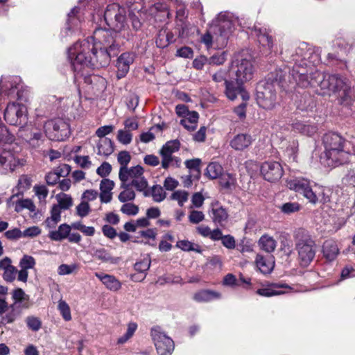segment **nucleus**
I'll use <instances>...</instances> for the list:
<instances>
[{
	"label": "nucleus",
	"mask_w": 355,
	"mask_h": 355,
	"mask_svg": "<svg viewBox=\"0 0 355 355\" xmlns=\"http://www.w3.org/2000/svg\"><path fill=\"white\" fill-rule=\"evenodd\" d=\"M299 47L295 53L292 55L291 61L293 62L291 70L290 67H284L276 71L275 81L284 89L295 87L301 88L319 87L317 92L320 95L334 94L338 103L349 107L355 101V92L352 88L350 81L345 76L334 74H323L315 70L313 71L306 58L311 52L306 46Z\"/></svg>",
	"instance_id": "1"
},
{
	"label": "nucleus",
	"mask_w": 355,
	"mask_h": 355,
	"mask_svg": "<svg viewBox=\"0 0 355 355\" xmlns=\"http://www.w3.org/2000/svg\"><path fill=\"white\" fill-rule=\"evenodd\" d=\"M104 18L107 25L114 31L103 28L96 29L90 42L97 44L116 55L119 52V42L117 40V32L122 30L125 26V9L118 3H112L107 6L104 13Z\"/></svg>",
	"instance_id": "2"
},
{
	"label": "nucleus",
	"mask_w": 355,
	"mask_h": 355,
	"mask_svg": "<svg viewBox=\"0 0 355 355\" xmlns=\"http://www.w3.org/2000/svg\"><path fill=\"white\" fill-rule=\"evenodd\" d=\"M68 53L75 71H80L81 67H105L109 65L111 57L114 56L110 51L90 42L89 39L76 42L69 49Z\"/></svg>",
	"instance_id": "3"
},
{
	"label": "nucleus",
	"mask_w": 355,
	"mask_h": 355,
	"mask_svg": "<svg viewBox=\"0 0 355 355\" xmlns=\"http://www.w3.org/2000/svg\"><path fill=\"white\" fill-rule=\"evenodd\" d=\"M254 72V65L250 60L236 58L232 60L229 73L231 79L235 80L225 81V94L227 97L234 101L240 94L244 101L249 98L248 94L244 91L242 85L251 80Z\"/></svg>",
	"instance_id": "4"
},
{
	"label": "nucleus",
	"mask_w": 355,
	"mask_h": 355,
	"mask_svg": "<svg viewBox=\"0 0 355 355\" xmlns=\"http://www.w3.org/2000/svg\"><path fill=\"white\" fill-rule=\"evenodd\" d=\"M325 157L327 164L337 166L349 161L350 153L345 149L346 141L338 134L328 132L323 137Z\"/></svg>",
	"instance_id": "5"
},
{
	"label": "nucleus",
	"mask_w": 355,
	"mask_h": 355,
	"mask_svg": "<svg viewBox=\"0 0 355 355\" xmlns=\"http://www.w3.org/2000/svg\"><path fill=\"white\" fill-rule=\"evenodd\" d=\"M295 249L298 254V261L300 266H308L313 260L316 246L315 241L304 230H298L295 234Z\"/></svg>",
	"instance_id": "6"
},
{
	"label": "nucleus",
	"mask_w": 355,
	"mask_h": 355,
	"mask_svg": "<svg viewBox=\"0 0 355 355\" xmlns=\"http://www.w3.org/2000/svg\"><path fill=\"white\" fill-rule=\"evenodd\" d=\"M44 128L46 137L53 141H63L70 135L69 124L62 119L46 121Z\"/></svg>",
	"instance_id": "7"
},
{
	"label": "nucleus",
	"mask_w": 355,
	"mask_h": 355,
	"mask_svg": "<svg viewBox=\"0 0 355 355\" xmlns=\"http://www.w3.org/2000/svg\"><path fill=\"white\" fill-rule=\"evenodd\" d=\"M150 336L159 355H171L174 350V342L159 326L151 328Z\"/></svg>",
	"instance_id": "8"
},
{
	"label": "nucleus",
	"mask_w": 355,
	"mask_h": 355,
	"mask_svg": "<svg viewBox=\"0 0 355 355\" xmlns=\"http://www.w3.org/2000/svg\"><path fill=\"white\" fill-rule=\"evenodd\" d=\"M286 186L295 192L302 195L310 202L315 199L314 187L310 185V180L304 178H291L286 180Z\"/></svg>",
	"instance_id": "9"
},
{
	"label": "nucleus",
	"mask_w": 355,
	"mask_h": 355,
	"mask_svg": "<svg viewBox=\"0 0 355 355\" xmlns=\"http://www.w3.org/2000/svg\"><path fill=\"white\" fill-rule=\"evenodd\" d=\"M26 107L23 105L15 103H9L4 112V119L10 125H21L26 118Z\"/></svg>",
	"instance_id": "10"
},
{
	"label": "nucleus",
	"mask_w": 355,
	"mask_h": 355,
	"mask_svg": "<svg viewBox=\"0 0 355 355\" xmlns=\"http://www.w3.org/2000/svg\"><path fill=\"white\" fill-rule=\"evenodd\" d=\"M261 173L264 179L268 182H276L283 175L282 165L274 161L265 162L261 166Z\"/></svg>",
	"instance_id": "11"
},
{
	"label": "nucleus",
	"mask_w": 355,
	"mask_h": 355,
	"mask_svg": "<svg viewBox=\"0 0 355 355\" xmlns=\"http://www.w3.org/2000/svg\"><path fill=\"white\" fill-rule=\"evenodd\" d=\"M257 101L259 105L264 109H272L276 103V94L271 85L259 88L257 92Z\"/></svg>",
	"instance_id": "12"
},
{
	"label": "nucleus",
	"mask_w": 355,
	"mask_h": 355,
	"mask_svg": "<svg viewBox=\"0 0 355 355\" xmlns=\"http://www.w3.org/2000/svg\"><path fill=\"white\" fill-rule=\"evenodd\" d=\"M19 164V159L10 150H4L0 153L1 174H7L14 171Z\"/></svg>",
	"instance_id": "13"
},
{
	"label": "nucleus",
	"mask_w": 355,
	"mask_h": 355,
	"mask_svg": "<svg viewBox=\"0 0 355 355\" xmlns=\"http://www.w3.org/2000/svg\"><path fill=\"white\" fill-rule=\"evenodd\" d=\"M135 60V55L132 53L125 52L122 53L117 59L116 62V77L121 79L126 76L130 69V66Z\"/></svg>",
	"instance_id": "14"
},
{
	"label": "nucleus",
	"mask_w": 355,
	"mask_h": 355,
	"mask_svg": "<svg viewBox=\"0 0 355 355\" xmlns=\"http://www.w3.org/2000/svg\"><path fill=\"white\" fill-rule=\"evenodd\" d=\"M282 289H291V287L286 284L272 283L266 287L258 289L257 293L264 297H271L287 293V291H282Z\"/></svg>",
	"instance_id": "15"
},
{
	"label": "nucleus",
	"mask_w": 355,
	"mask_h": 355,
	"mask_svg": "<svg viewBox=\"0 0 355 355\" xmlns=\"http://www.w3.org/2000/svg\"><path fill=\"white\" fill-rule=\"evenodd\" d=\"M209 215L215 224H218L221 226H223L227 223L229 216L226 209L220 206L218 202L211 203Z\"/></svg>",
	"instance_id": "16"
},
{
	"label": "nucleus",
	"mask_w": 355,
	"mask_h": 355,
	"mask_svg": "<svg viewBox=\"0 0 355 355\" xmlns=\"http://www.w3.org/2000/svg\"><path fill=\"white\" fill-rule=\"evenodd\" d=\"M253 139L250 134L239 133L235 135L230 141V146L237 151L247 149L252 143Z\"/></svg>",
	"instance_id": "17"
},
{
	"label": "nucleus",
	"mask_w": 355,
	"mask_h": 355,
	"mask_svg": "<svg viewBox=\"0 0 355 355\" xmlns=\"http://www.w3.org/2000/svg\"><path fill=\"white\" fill-rule=\"evenodd\" d=\"M19 196L12 195L7 201V205L9 207H13L15 205V211L17 212L21 211L24 209H27L30 211H35V206L30 199H23L19 200L17 199L15 200V198H18Z\"/></svg>",
	"instance_id": "18"
},
{
	"label": "nucleus",
	"mask_w": 355,
	"mask_h": 355,
	"mask_svg": "<svg viewBox=\"0 0 355 355\" xmlns=\"http://www.w3.org/2000/svg\"><path fill=\"white\" fill-rule=\"evenodd\" d=\"M255 263L258 269L263 274L270 273L275 266V259L272 255L264 257L257 254L255 259Z\"/></svg>",
	"instance_id": "19"
},
{
	"label": "nucleus",
	"mask_w": 355,
	"mask_h": 355,
	"mask_svg": "<svg viewBox=\"0 0 355 355\" xmlns=\"http://www.w3.org/2000/svg\"><path fill=\"white\" fill-rule=\"evenodd\" d=\"M313 195L315 196V199L310 201V203L313 205L317 203L325 204L330 201V190L322 186L315 184Z\"/></svg>",
	"instance_id": "20"
},
{
	"label": "nucleus",
	"mask_w": 355,
	"mask_h": 355,
	"mask_svg": "<svg viewBox=\"0 0 355 355\" xmlns=\"http://www.w3.org/2000/svg\"><path fill=\"white\" fill-rule=\"evenodd\" d=\"M0 324L6 325L7 324L12 323L17 317L20 315V309L17 307L16 303H12L9 305L6 311L3 312V315H0Z\"/></svg>",
	"instance_id": "21"
},
{
	"label": "nucleus",
	"mask_w": 355,
	"mask_h": 355,
	"mask_svg": "<svg viewBox=\"0 0 355 355\" xmlns=\"http://www.w3.org/2000/svg\"><path fill=\"white\" fill-rule=\"evenodd\" d=\"M95 276L110 291H116L121 287V282L113 275L96 272Z\"/></svg>",
	"instance_id": "22"
},
{
	"label": "nucleus",
	"mask_w": 355,
	"mask_h": 355,
	"mask_svg": "<svg viewBox=\"0 0 355 355\" xmlns=\"http://www.w3.org/2000/svg\"><path fill=\"white\" fill-rule=\"evenodd\" d=\"M322 252L327 260H334L339 253L336 242L332 240L326 241L322 245Z\"/></svg>",
	"instance_id": "23"
},
{
	"label": "nucleus",
	"mask_w": 355,
	"mask_h": 355,
	"mask_svg": "<svg viewBox=\"0 0 355 355\" xmlns=\"http://www.w3.org/2000/svg\"><path fill=\"white\" fill-rule=\"evenodd\" d=\"M18 78L9 77L5 80H1L0 83V92L7 96L11 95L15 89L17 88Z\"/></svg>",
	"instance_id": "24"
},
{
	"label": "nucleus",
	"mask_w": 355,
	"mask_h": 355,
	"mask_svg": "<svg viewBox=\"0 0 355 355\" xmlns=\"http://www.w3.org/2000/svg\"><path fill=\"white\" fill-rule=\"evenodd\" d=\"M71 232V226L64 223L58 227V230L49 232V236L53 241H60L68 237Z\"/></svg>",
	"instance_id": "25"
},
{
	"label": "nucleus",
	"mask_w": 355,
	"mask_h": 355,
	"mask_svg": "<svg viewBox=\"0 0 355 355\" xmlns=\"http://www.w3.org/2000/svg\"><path fill=\"white\" fill-rule=\"evenodd\" d=\"M114 151L113 143L108 138L101 139L97 144V154L102 156H109Z\"/></svg>",
	"instance_id": "26"
},
{
	"label": "nucleus",
	"mask_w": 355,
	"mask_h": 355,
	"mask_svg": "<svg viewBox=\"0 0 355 355\" xmlns=\"http://www.w3.org/2000/svg\"><path fill=\"white\" fill-rule=\"evenodd\" d=\"M199 114L196 111H191L188 115L183 117L180 124L189 131L194 130L197 127Z\"/></svg>",
	"instance_id": "27"
},
{
	"label": "nucleus",
	"mask_w": 355,
	"mask_h": 355,
	"mask_svg": "<svg viewBox=\"0 0 355 355\" xmlns=\"http://www.w3.org/2000/svg\"><path fill=\"white\" fill-rule=\"evenodd\" d=\"M219 184L225 190L232 191L236 187V179L231 173H222L219 177Z\"/></svg>",
	"instance_id": "28"
},
{
	"label": "nucleus",
	"mask_w": 355,
	"mask_h": 355,
	"mask_svg": "<svg viewBox=\"0 0 355 355\" xmlns=\"http://www.w3.org/2000/svg\"><path fill=\"white\" fill-rule=\"evenodd\" d=\"M144 174V168L141 166H136L126 169V172L124 173V176L122 178L121 175H119V180L121 182H127L129 180L132 181L134 179H137L141 177Z\"/></svg>",
	"instance_id": "29"
},
{
	"label": "nucleus",
	"mask_w": 355,
	"mask_h": 355,
	"mask_svg": "<svg viewBox=\"0 0 355 355\" xmlns=\"http://www.w3.org/2000/svg\"><path fill=\"white\" fill-rule=\"evenodd\" d=\"M121 188L123 190L119 194L118 199L121 202H125L133 200L135 198V193L130 188L129 184L121 182Z\"/></svg>",
	"instance_id": "30"
},
{
	"label": "nucleus",
	"mask_w": 355,
	"mask_h": 355,
	"mask_svg": "<svg viewBox=\"0 0 355 355\" xmlns=\"http://www.w3.org/2000/svg\"><path fill=\"white\" fill-rule=\"evenodd\" d=\"M225 28L230 30L231 23L230 21H224L220 24L219 28L223 29V31H221L220 35L215 38V41L217 43L216 48H222L227 43V31L225 30Z\"/></svg>",
	"instance_id": "31"
},
{
	"label": "nucleus",
	"mask_w": 355,
	"mask_h": 355,
	"mask_svg": "<svg viewBox=\"0 0 355 355\" xmlns=\"http://www.w3.org/2000/svg\"><path fill=\"white\" fill-rule=\"evenodd\" d=\"M162 156V166L164 169H167L169 166H180L181 159L172 154L159 152Z\"/></svg>",
	"instance_id": "32"
},
{
	"label": "nucleus",
	"mask_w": 355,
	"mask_h": 355,
	"mask_svg": "<svg viewBox=\"0 0 355 355\" xmlns=\"http://www.w3.org/2000/svg\"><path fill=\"white\" fill-rule=\"evenodd\" d=\"M259 245L263 250L272 252L276 248L277 242L272 237L263 235L259 240Z\"/></svg>",
	"instance_id": "33"
},
{
	"label": "nucleus",
	"mask_w": 355,
	"mask_h": 355,
	"mask_svg": "<svg viewBox=\"0 0 355 355\" xmlns=\"http://www.w3.org/2000/svg\"><path fill=\"white\" fill-rule=\"evenodd\" d=\"M257 36L259 42L263 46H266L269 50H271L273 46L272 38L269 35L266 29L262 30L261 28H255Z\"/></svg>",
	"instance_id": "34"
},
{
	"label": "nucleus",
	"mask_w": 355,
	"mask_h": 355,
	"mask_svg": "<svg viewBox=\"0 0 355 355\" xmlns=\"http://www.w3.org/2000/svg\"><path fill=\"white\" fill-rule=\"evenodd\" d=\"M223 171V168L220 164L217 162H211L210 163L205 171V175H207L210 179H216L219 178Z\"/></svg>",
	"instance_id": "35"
},
{
	"label": "nucleus",
	"mask_w": 355,
	"mask_h": 355,
	"mask_svg": "<svg viewBox=\"0 0 355 355\" xmlns=\"http://www.w3.org/2000/svg\"><path fill=\"white\" fill-rule=\"evenodd\" d=\"M131 157L128 151H121L117 156V161L120 164L121 167L119 169V175H121L122 178L124 176V173L126 172L128 168V164L130 162Z\"/></svg>",
	"instance_id": "36"
},
{
	"label": "nucleus",
	"mask_w": 355,
	"mask_h": 355,
	"mask_svg": "<svg viewBox=\"0 0 355 355\" xmlns=\"http://www.w3.org/2000/svg\"><path fill=\"white\" fill-rule=\"evenodd\" d=\"M219 295L210 291H200L193 295V300L198 302H209L214 298L218 297Z\"/></svg>",
	"instance_id": "37"
},
{
	"label": "nucleus",
	"mask_w": 355,
	"mask_h": 355,
	"mask_svg": "<svg viewBox=\"0 0 355 355\" xmlns=\"http://www.w3.org/2000/svg\"><path fill=\"white\" fill-rule=\"evenodd\" d=\"M201 160L198 158L189 159L185 162V166L190 170V173L193 174L194 179H199L200 176V165Z\"/></svg>",
	"instance_id": "38"
},
{
	"label": "nucleus",
	"mask_w": 355,
	"mask_h": 355,
	"mask_svg": "<svg viewBox=\"0 0 355 355\" xmlns=\"http://www.w3.org/2000/svg\"><path fill=\"white\" fill-rule=\"evenodd\" d=\"M96 259L101 260L103 262L116 263L117 258H113L110 254L104 248L97 249L94 251V255Z\"/></svg>",
	"instance_id": "39"
},
{
	"label": "nucleus",
	"mask_w": 355,
	"mask_h": 355,
	"mask_svg": "<svg viewBox=\"0 0 355 355\" xmlns=\"http://www.w3.org/2000/svg\"><path fill=\"white\" fill-rule=\"evenodd\" d=\"M293 128L299 132L306 135H311L316 132V127L310 124L304 123L301 121H297L293 124Z\"/></svg>",
	"instance_id": "40"
},
{
	"label": "nucleus",
	"mask_w": 355,
	"mask_h": 355,
	"mask_svg": "<svg viewBox=\"0 0 355 355\" xmlns=\"http://www.w3.org/2000/svg\"><path fill=\"white\" fill-rule=\"evenodd\" d=\"M176 247L180 248L184 251H195L197 252H200V247L197 245L191 243L188 240H181L177 242Z\"/></svg>",
	"instance_id": "41"
},
{
	"label": "nucleus",
	"mask_w": 355,
	"mask_h": 355,
	"mask_svg": "<svg viewBox=\"0 0 355 355\" xmlns=\"http://www.w3.org/2000/svg\"><path fill=\"white\" fill-rule=\"evenodd\" d=\"M302 208V206L300 204H299L297 202H288L284 203L280 207V210L282 212H283L285 214H291L295 212L299 211Z\"/></svg>",
	"instance_id": "42"
},
{
	"label": "nucleus",
	"mask_w": 355,
	"mask_h": 355,
	"mask_svg": "<svg viewBox=\"0 0 355 355\" xmlns=\"http://www.w3.org/2000/svg\"><path fill=\"white\" fill-rule=\"evenodd\" d=\"M130 187H132L136 189L138 191H144L148 187V182L145 177L141 175V177L137 178V179H134L128 183Z\"/></svg>",
	"instance_id": "43"
},
{
	"label": "nucleus",
	"mask_w": 355,
	"mask_h": 355,
	"mask_svg": "<svg viewBox=\"0 0 355 355\" xmlns=\"http://www.w3.org/2000/svg\"><path fill=\"white\" fill-rule=\"evenodd\" d=\"M56 198L58 202V205L61 209H68L72 206V198L66 193L58 194Z\"/></svg>",
	"instance_id": "44"
},
{
	"label": "nucleus",
	"mask_w": 355,
	"mask_h": 355,
	"mask_svg": "<svg viewBox=\"0 0 355 355\" xmlns=\"http://www.w3.org/2000/svg\"><path fill=\"white\" fill-rule=\"evenodd\" d=\"M180 141L177 139L167 141L161 148L160 152L172 154L178 151L180 148Z\"/></svg>",
	"instance_id": "45"
},
{
	"label": "nucleus",
	"mask_w": 355,
	"mask_h": 355,
	"mask_svg": "<svg viewBox=\"0 0 355 355\" xmlns=\"http://www.w3.org/2000/svg\"><path fill=\"white\" fill-rule=\"evenodd\" d=\"M151 195L155 202H160L166 198V192L160 185H155L151 189Z\"/></svg>",
	"instance_id": "46"
},
{
	"label": "nucleus",
	"mask_w": 355,
	"mask_h": 355,
	"mask_svg": "<svg viewBox=\"0 0 355 355\" xmlns=\"http://www.w3.org/2000/svg\"><path fill=\"white\" fill-rule=\"evenodd\" d=\"M58 309L65 321L71 320V309L68 304L62 300L58 302Z\"/></svg>",
	"instance_id": "47"
},
{
	"label": "nucleus",
	"mask_w": 355,
	"mask_h": 355,
	"mask_svg": "<svg viewBox=\"0 0 355 355\" xmlns=\"http://www.w3.org/2000/svg\"><path fill=\"white\" fill-rule=\"evenodd\" d=\"M116 139L121 144L128 145L132 141V135L130 130H119L117 132Z\"/></svg>",
	"instance_id": "48"
},
{
	"label": "nucleus",
	"mask_w": 355,
	"mask_h": 355,
	"mask_svg": "<svg viewBox=\"0 0 355 355\" xmlns=\"http://www.w3.org/2000/svg\"><path fill=\"white\" fill-rule=\"evenodd\" d=\"M189 193L187 191L183 190H178L172 193L171 198L177 200L178 205L182 207L184 203L188 200Z\"/></svg>",
	"instance_id": "49"
},
{
	"label": "nucleus",
	"mask_w": 355,
	"mask_h": 355,
	"mask_svg": "<svg viewBox=\"0 0 355 355\" xmlns=\"http://www.w3.org/2000/svg\"><path fill=\"white\" fill-rule=\"evenodd\" d=\"M78 266L76 263L71 265L61 264L58 268V273L60 275H70L77 271Z\"/></svg>",
	"instance_id": "50"
},
{
	"label": "nucleus",
	"mask_w": 355,
	"mask_h": 355,
	"mask_svg": "<svg viewBox=\"0 0 355 355\" xmlns=\"http://www.w3.org/2000/svg\"><path fill=\"white\" fill-rule=\"evenodd\" d=\"M27 327L33 331H37L42 327V322L39 318L35 316H28L26 318Z\"/></svg>",
	"instance_id": "51"
},
{
	"label": "nucleus",
	"mask_w": 355,
	"mask_h": 355,
	"mask_svg": "<svg viewBox=\"0 0 355 355\" xmlns=\"http://www.w3.org/2000/svg\"><path fill=\"white\" fill-rule=\"evenodd\" d=\"M14 140V136L9 132L7 128L3 125L1 121L0 124V141L4 143H12Z\"/></svg>",
	"instance_id": "52"
},
{
	"label": "nucleus",
	"mask_w": 355,
	"mask_h": 355,
	"mask_svg": "<svg viewBox=\"0 0 355 355\" xmlns=\"http://www.w3.org/2000/svg\"><path fill=\"white\" fill-rule=\"evenodd\" d=\"M208 59L209 64L220 65L226 61L227 53L225 51H223L220 53L214 54Z\"/></svg>",
	"instance_id": "53"
},
{
	"label": "nucleus",
	"mask_w": 355,
	"mask_h": 355,
	"mask_svg": "<svg viewBox=\"0 0 355 355\" xmlns=\"http://www.w3.org/2000/svg\"><path fill=\"white\" fill-rule=\"evenodd\" d=\"M12 298L14 300L13 303L17 304V307L20 309V301H24V300H28L29 296L26 295L21 288H17L12 292Z\"/></svg>",
	"instance_id": "54"
},
{
	"label": "nucleus",
	"mask_w": 355,
	"mask_h": 355,
	"mask_svg": "<svg viewBox=\"0 0 355 355\" xmlns=\"http://www.w3.org/2000/svg\"><path fill=\"white\" fill-rule=\"evenodd\" d=\"M121 211L128 216H135L139 212V207L132 203H125L121 207Z\"/></svg>",
	"instance_id": "55"
},
{
	"label": "nucleus",
	"mask_w": 355,
	"mask_h": 355,
	"mask_svg": "<svg viewBox=\"0 0 355 355\" xmlns=\"http://www.w3.org/2000/svg\"><path fill=\"white\" fill-rule=\"evenodd\" d=\"M35 265V259L29 255H24L19 262V266L21 268L26 270L33 268Z\"/></svg>",
	"instance_id": "56"
},
{
	"label": "nucleus",
	"mask_w": 355,
	"mask_h": 355,
	"mask_svg": "<svg viewBox=\"0 0 355 355\" xmlns=\"http://www.w3.org/2000/svg\"><path fill=\"white\" fill-rule=\"evenodd\" d=\"M76 214L81 218L87 216L90 211V206L86 201H82L76 208Z\"/></svg>",
	"instance_id": "57"
},
{
	"label": "nucleus",
	"mask_w": 355,
	"mask_h": 355,
	"mask_svg": "<svg viewBox=\"0 0 355 355\" xmlns=\"http://www.w3.org/2000/svg\"><path fill=\"white\" fill-rule=\"evenodd\" d=\"M150 266V259L149 257H146L137 262L135 264V269L139 272H145L149 269Z\"/></svg>",
	"instance_id": "58"
},
{
	"label": "nucleus",
	"mask_w": 355,
	"mask_h": 355,
	"mask_svg": "<svg viewBox=\"0 0 355 355\" xmlns=\"http://www.w3.org/2000/svg\"><path fill=\"white\" fill-rule=\"evenodd\" d=\"M205 219V214L202 211L193 210L189 215V220L193 224H198Z\"/></svg>",
	"instance_id": "59"
},
{
	"label": "nucleus",
	"mask_w": 355,
	"mask_h": 355,
	"mask_svg": "<svg viewBox=\"0 0 355 355\" xmlns=\"http://www.w3.org/2000/svg\"><path fill=\"white\" fill-rule=\"evenodd\" d=\"M17 274V269L15 266H12L9 270L3 272L2 277L6 282H12L16 279Z\"/></svg>",
	"instance_id": "60"
},
{
	"label": "nucleus",
	"mask_w": 355,
	"mask_h": 355,
	"mask_svg": "<svg viewBox=\"0 0 355 355\" xmlns=\"http://www.w3.org/2000/svg\"><path fill=\"white\" fill-rule=\"evenodd\" d=\"M112 171V166L108 162H103L96 170V173L102 178L108 175Z\"/></svg>",
	"instance_id": "61"
},
{
	"label": "nucleus",
	"mask_w": 355,
	"mask_h": 355,
	"mask_svg": "<svg viewBox=\"0 0 355 355\" xmlns=\"http://www.w3.org/2000/svg\"><path fill=\"white\" fill-rule=\"evenodd\" d=\"M98 196V193L97 191L94 189H87L83 192L82 194V200L83 201H86L89 202V201H93L97 198Z\"/></svg>",
	"instance_id": "62"
},
{
	"label": "nucleus",
	"mask_w": 355,
	"mask_h": 355,
	"mask_svg": "<svg viewBox=\"0 0 355 355\" xmlns=\"http://www.w3.org/2000/svg\"><path fill=\"white\" fill-rule=\"evenodd\" d=\"M114 181L104 178L101 180L100 183V191H106V192H112V190L114 189Z\"/></svg>",
	"instance_id": "63"
},
{
	"label": "nucleus",
	"mask_w": 355,
	"mask_h": 355,
	"mask_svg": "<svg viewBox=\"0 0 355 355\" xmlns=\"http://www.w3.org/2000/svg\"><path fill=\"white\" fill-rule=\"evenodd\" d=\"M32 180L31 178L28 175H21L18 180V187L19 189L26 190L31 186Z\"/></svg>",
	"instance_id": "64"
}]
</instances>
